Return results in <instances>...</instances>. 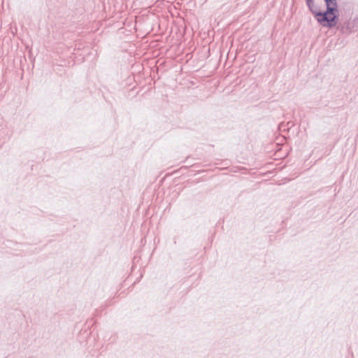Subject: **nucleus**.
<instances>
[{
  "label": "nucleus",
  "mask_w": 358,
  "mask_h": 358,
  "mask_svg": "<svg viewBox=\"0 0 358 358\" xmlns=\"http://www.w3.org/2000/svg\"><path fill=\"white\" fill-rule=\"evenodd\" d=\"M306 4L308 7L309 10L313 14L315 18L317 20L318 23H320L322 26L324 27V24L327 23V20H322L321 16L317 15V13H322L323 10H321L320 6L315 3L314 0H312V3L308 4V2H306Z\"/></svg>",
  "instance_id": "3"
},
{
  "label": "nucleus",
  "mask_w": 358,
  "mask_h": 358,
  "mask_svg": "<svg viewBox=\"0 0 358 358\" xmlns=\"http://www.w3.org/2000/svg\"><path fill=\"white\" fill-rule=\"evenodd\" d=\"M326 4V10L322 13H317L318 16L322 17V20H327V23L324 24V27L328 28L334 27L339 19V11L336 0H324Z\"/></svg>",
  "instance_id": "1"
},
{
  "label": "nucleus",
  "mask_w": 358,
  "mask_h": 358,
  "mask_svg": "<svg viewBox=\"0 0 358 358\" xmlns=\"http://www.w3.org/2000/svg\"><path fill=\"white\" fill-rule=\"evenodd\" d=\"M287 124H288V125H289V124H291V126H293V124H292L291 122H287Z\"/></svg>",
  "instance_id": "5"
},
{
  "label": "nucleus",
  "mask_w": 358,
  "mask_h": 358,
  "mask_svg": "<svg viewBox=\"0 0 358 358\" xmlns=\"http://www.w3.org/2000/svg\"><path fill=\"white\" fill-rule=\"evenodd\" d=\"M357 22L355 20H347L343 23H340L337 29L340 30L343 34H349L352 32L357 31L356 29Z\"/></svg>",
  "instance_id": "2"
},
{
  "label": "nucleus",
  "mask_w": 358,
  "mask_h": 358,
  "mask_svg": "<svg viewBox=\"0 0 358 358\" xmlns=\"http://www.w3.org/2000/svg\"><path fill=\"white\" fill-rule=\"evenodd\" d=\"M306 2L308 3V4L311 3H312V0H306Z\"/></svg>",
  "instance_id": "4"
}]
</instances>
